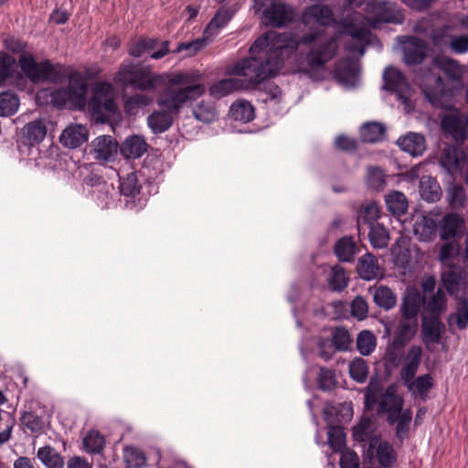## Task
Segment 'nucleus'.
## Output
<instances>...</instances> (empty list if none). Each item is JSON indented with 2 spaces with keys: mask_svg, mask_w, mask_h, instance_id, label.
Returning <instances> with one entry per match:
<instances>
[{
  "mask_svg": "<svg viewBox=\"0 0 468 468\" xmlns=\"http://www.w3.org/2000/svg\"><path fill=\"white\" fill-rule=\"evenodd\" d=\"M204 92L205 86L200 83L187 85L180 89H169L160 96L157 104L173 115H177L185 103L197 100Z\"/></svg>",
  "mask_w": 468,
  "mask_h": 468,
  "instance_id": "6",
  "label": "nucleus"
},
{
  "mask_svg": "<svg viewBox=\"0 0 468 468\" xmlns=\"http://www.w3.org/2000/svg\"><path fill=\"white\" fill-rule=\"evenodd\" d=\"M368 239L373 248L384 249L388 246L389 234L382 224H371L369 225Z\"/></svg>",
  "mask_w": 468,
  "mask_h": 468,
  "instance_id": "42",
  "label": "nucleus"
},
{
  "mask_svg": "<svg viewBox=\"0 0 468 468\" xmlns=\"http://www.w3.org/2000/svg\"><path fill=\"white\" fill-rule=\"evenodd\" d=\"M19 107V98L14 91L6 90L0 93V116L14 115Z\"/></svg>",
  "mask_w": 468,
  "mask_h": 468,
  "instance_id": "39",
  "label": "nucleus"
},
{
  "mask_svg": "<svg viewBox=\"0 0 468 468\" xmlns=\"http://www.w3.org/2000/svg\"><path fill=\"white\" fill-rule=\"evenodd\" d=\"M47 134V127L42 120H35L27 123L21 130V142L25 145L33 146L43 141Z\"/></svg>",
  "mask_w": 468,
  "mask_h": 468,
  "instance_id": "24",
  "label": "nucleus"
},
{
  "mask_svg": "<svg viewBox=\"0 0 468 468\" xmlns=\"http://www.w3.org/2000/svg\"><path fill=\"white\" fill-rule=\"evenodd\" d=\"M386 206L388 210L395 216H402L408 210V201L406 196L399 191H392L386 197Z\"/></svg>",
  "mask_w": 468,
  "mask_h": 468,
  "instance_id": "36",
  "label": "nucleus"
},
{
  "mask_svg": "<svg viewBox=\"0 0 468 468\" xmlns=\"http://www.w3.org/2000/svg\"><path fill=\"white\" fill-rule=\"evenodd\" d=\"M3 42L7 50L19 55L18 65L30 82L61 83L66 80L67 73L63 65L53 64L49 59L37 62L33 54L27 51V42L12 36L5 37Z\"/></svg>",
  "mask_w": 468,
  "mask_h": 468,
  "instance_id": "2",
  "label": "nucleus"
},
{
  "mask_svg": "<svg viewBox=\"0 0 468 468\" xmlns=\"http://www.w3.org/2000/svg\"><path fill=\"white\" fill-rule=\"evenodd\" d=\"M120 153L127 159L140 158L148 149V144L142 135L128 136L120 145Z\"/></svg>",
  "mask_w": 468,
  "mask_h": 468,
  "instance_id": "23",
  "label": "nucleus"
},
{
  "mask_svg": "<svg viewBox=\"0 0 468 468\" xmlns=\"http://www.w3.org/2000/svg\"><path fill=\"white\" fill-rule=\"evenodd\" d=\"M444 331L445 324L441 322V317L431 315L421 317V338L426 346L438 344Z\"/></svg>",
  "mask_w": 468,
  "mask_h": 468,
  "instance_id": "19",
  "label": "nucleus"
},
{
  "mask_svg": "<svg viewBox=\"0 0 468 468\" xmlns=\"http://www.w3.org/2000/svg\"><path fill=\"white\" fill-rule=\"evenodd\" d=\"M87 105L91 119L97 123H110L120 114L112 85L106 81L95 84Z\"/></svg>",
  "mask_w": 468,
  "mask_h": 468,
  "instance_id": "4",
  "label": "nucleus"
},
{
  "mask_svg": "<svg viewBox=\"0 0 468 468\" xmlns=\"http://www.w3.org/2000/svg\"><path fill=\"white\" fill-rule=\"evenodd\" d=\"M349 279L346 270L340 265H335L331 269V275L328 279L330 288L335 292H342L348 285Z\"/></svg>",
  "mask_w": 468,
  "mask_h": 468,
  "instance_id": "48",
  "label": "nucleus"
},
{
  "mask_svg": "<svg viewBox=\"0 0 468 468\" xmlns=\"http://www.w3.org/2000/svg\"><path fill=\"white\" fill-rule=\"evenodd\" d=\"M20 421L23 426L32 432H38L44 427L42 417L31 411H24L20 416Z\"/></svg>",
  "mask_w": 468,
  "mask_h": 468,
  "instance_id": "62",
  "label": "nucleus"
},
{
  "mask_svg": "<svg viewBox=\"0 0 468 468\" xmlns=\"http://www.w3.org/2000/svg\"><path fill=\"white\" fill-rule=\"evenodd\" d=\"M256 11H261V19L266 26L281 28L293 19V10L281 0H253Z\"/></svg>",
  "mask_w": 468,
  "mask_h": 468,
  "instance_id": "7",
  "label": "nucleus"
},
{
  "mask_svg": "<svg viewBox=\"0 0 468 468\" xmlns=\"http://www.w3.org/2000/svg\"><path fill=\"white\" fill-rule=\"evenodd\" d=\"M386 126L378 122H369L360 127V137L362 142L375 144L384 140Z\"/></svg>",
  "mask_w": 468,
  "mask_h": 468,
  "instance_id": "31",
  "label": "nucleus"
},
{
  "mask_svg": "<svg viewBox=\"0 0 468 468\" xmlns=\"http://www.w3.org/2000/svg\"><path fill=\"white\" fill-rule=\"evenodd\" d=\"M88 138L89 132L84 125L71 123L61 133L59 142L67 148L76 149L86 143Z\"/></svg>",
  "mask_w": 468,
  "mask_h": 468,
  "instance_id": "20",
  "label": "nucleus"
},
{
  "mask_svg": "<svg viewBox=\"0 0 468 468\" xmlns=\"http://www.w3.org/2000/svg\"><path fill=\"white\" fill-rule=\"evenodd\" d=\"M169 41L160 42L158 38L140 37L128 44V54L133 58H141L145 53H151L153 59H160L170 53Z\"/></svg>",
  "mask_w": 468,
  "mask_h": 468,
  "instance_id": "8",
  "label": "nucleus"
},
{
  "mask_svg": "<svg viewBox=\"0 0 468 468\" xmlns=\"http://www.w3.org/2000/svg\"><path fill=\"white\" fill-rule=\"evenodd\" d=\"M405 20L402 12L396 8L395 5L389 2H382L378 5L373 11L370 19L372 27H379L381 24L401 25Z\"/></svg>",
  "mask_w": 468,
  "mask_h": 468,
  "instance_id": "13",
  "label": "nucleus"
},
{
  "mask_svg": "<svg viewBox=\"0 0 468 468\" xmlns=\"http://www.w3.org/2000/svg\"><path fill=\"white\" fill-rule=\"evenodd\" d=\"M193 116L199 122L210 123L217 119L218 112L215 106L209 102L201 101L192 110Z\"/></svg>",
  "mask_w": 468,
  "mask_h": 468,
  "instance_id": "43",
  "label": "nucleus"
},
{
  "mask_svg": "<svg viewBox=\"0 0 468 468\" xmlns=\"http://www.w3.org/2000/svg\"><path fill=\"white\" fill-rule=\"evenodd\" d=\"M114 84L122 90L151 91L162 85L164 79L149 66L123 61L113 76Z\"/></svg>",
  "mask_w": 468,
  "mask_h": 468,
  "instance_id": "3",
  "label": "nucleus"
},
{
  "mask_svg": "<svg viewBox=\"0 0 468 468\" xmlns=\"http://www.w3.org/2000/svg\"><path fill=\"white\" fill-rule=\"evenodd\" d=\"M383 89L390 93H396L399 98H402L401 87L405 84L404 75L398 69L388 66L383 72Z\"/></svg>",
  "mask_w": 468,
  "mask_h": 468,
  "instance_id": "29",
  "label": "nucleus"
},
{
  "mask_svg": "<svg viewBox=\"0 0 468 468\" xmlns=\"http://www.w3.org/2000/svg\"><path fill=\"white\" fill-rule=\"evenodd\" d=\"M377 339L369 330L361 331L356 338V348L362 356H369L376 348Z\"/></svg>",
  "mask_w": 468,
  "mask_h": 468,
  "instance_id": "49",
  "label": "nucleus"
},
{
  "mask_svg": "<svg viewBox=\"0 0 468 468\" xmlns=\"http://www.w3.org/2000/svg\"><path fill=\"white\" fill-rule=\"evenodd\" d=\"M422 348L420 346H411L405 356L404 365L400 370V378L410 391L413 390V378L421 362Z\"/></svg>",
  "mask_w": 468,
  "mask_h": 468,
  "instance_id": "14",
  "label": "nucleus"
},
{
  "mask_svg": "<svg viewBox=\"0 0 468 468\" xmlns=\"http://www.w3.org/2000/svg\"><path fill=\"white\" fill-rule=\"evenodd\" d=\"M318 388L324 392H330L337 387V380L334 369L321 367L317 376Z\"/></svg>",
  "mask_w": 468,
  "mask_h": 468,
  "instance_id": "51",
  "label": "nucleus"
},
{
  "mask_svg": "<svg viewBox=\"0 0 468 468\" xmlns=\"http://www.w3.org/2000/svg\"><path fill=\"white\" fill-rule=\"evenodd\" d=\"M207 45V39L205 37H198L188 42H180L172 53H180L186 51V56H195L197 52L201 51Z\"/></svg>",
  "mask_w": 468,
  "mask_h": 468,
  "instance_id": "58",
  "label": "nucleus"
},
{
  "mask_svg": "<svg viewBox=\"0 0 468 468\" xmlns=\"http://www.w3.org/2000/svg\"><path fill=\"white\" fill-rule=\"evenodd\" d=\"M379 266L377 258L367 252L358 259L356 272L364 281H371L378 277Z\"/></svg>",
  "mask_w": 468,
  "mask_h": 468,
  "instance_id": "30",
  "label": "nucleus"
},
{
  "mask_svg": "<svg viewBox=\"0 0 468 468\" xmlns=\"http://www.w3.org/2000/svg\"><path fill=\"white\" fill-rule=\"evenodd\" d=\"M441 128L454 141L463 143L468 138V117L453 108L441 117Z\"/></svg>",
  "mask_w": 468,
  "mask_h": 468,
  "instance_id": "10",
  "label": "nucleus"
},
{
  "mask_svg": "<svg viewBox=\"0 0 468 468\" xmlns=\"http://www.w3.org/2000/svg\"><path fill=\"white\" fill-rule=\"evenodd\" d=\"M336 48L333 39H328L318 46H314L305 55L307 68L301 71L314 80L324 79L325 64L334 58Z\"/></svg>",
  "mask_w": 468,
  "mask_h": 468,
  "instance_id": "5",
  "label": "nucleus"
},
{
  "mask_svg": "<svg viewBox=\"0 0 468 468\" xmlns=\"http://www.w3.org/2000/svg\"><path fill=\"white\" fill-rule=\"evenodd\" d=\"M386 177L384 170L379 166H370L367 171V186L372 190L382 191L387 185Z\"/></svg>",
  "mask_w": 468,
  "mask_h": 468,
  "instance_id": "44",
  "label": "nucleus"
},
{
  "mask_svg": "<svg viewBox=\"0 0 468 468\" xmlns=\"http://www.w3.org/2000/svg\"><path fill=\"white\" fill-rule=\"evenodd\" d=\"M142 186L138 182L135 173H129L126 177L120 179V193L128 197H134L140 194Z\"/></svg>",
  "mask_w": 468,
  "mask_h": 468,
  "instance_id": "46",
  "label": "nucleus"
},
{
  "mask_svg": "<svg viewBox=\"0 0 468 468\" xmlns=\"http://www.w3.org/2000/svg\"><path fill=\"white\" fill-rule=\"evenodd\" d=\"M433 388V378L431 374H424L416 378L413 381V389L418 395L426 400L430 390Z\"/></svg>",
  "mask_w": 468,
  "mask_h": 468,
  "instance_id": "61",
  "label": "nucleus"
},
{
  "mask_svg": "<svg viewBox=\"0 0 468 468\" xmlns=\"http://www.w3.org/2000/svg\"><path fill=\"white\" fill-rule=\"evenodd\" d=\"M173 122V114L165 108L154 111L147 117V124L154 134L165 133L172 126Z\"/></svg>",
  "mask_w": 468,
  "mask_h": 468,
  "instance_id": "28",
  "label": "nucleus"
},
{
  "mask_svg": "<svg viewBox=\"0 0 468 468\" xmlns=\"http://www.w3.org/2000/svg\"><path fill=\"white\" fill-rule=\"evenodd\" d=\"M393 261L399 268L406 269L411 261L410 250L406 246V241L399 238L391 248Z\"/></svg>",
  "mask_w": 468,
  "mask_h": 468,
  "instance_id": "35",
  "label": "nucleus"
},
{
  "mask_svg": "<svg viewBox=\"0 0 468 468\" xmlns=\"http://www.w3.org/2000/svg\"><path fill=\"white\" fill-rule=\"evenodd\" d=\"M437 229L441 239L459 241L465 235L466 224L463 216L452 212L440 219Z\"/></svg>",
  "mask_w": 468,
  "mask_h": 468,
  "instance_id": "9",
  "label": "nucleus"
},
{
  "mask_svg": "<svg viewBox=\"0 0 468 468\" xmlns=\"http://www.w3.org/2000/svg\"><path fill=\"white\" fill-rule=\"evenodd\" d=\"M234 13L235 11L230 8H219L208 23L205 32L210 28L219 29L223 27L227 23L230 21L234 16Z\"/></svg>",
  "mask_w": 468,
  "mask_h": 468,
  "instance_id": "59",
  "label": "nucleus"
},
{
  "mask_svg": "<svg viewBox=\"0 0 468 468\" xmlns=\"http://www.w3.org/2000/svg\"><path fill=\"white\" fill-rule=\"evenodd\" d=\"M425 296L417 288L408 287L404 292L399 309L402 319L417 321L420 306L425 303Z\"/></svg>",
  "mask_w": 468,
  "mask_h": 468,
  "instance_id": "16",
  "label": "nucleus"
},
{
  "mask_svg": "<svg viewBox=\"0 0 468 468\" xmlns=\"http://www.w3.org/2000/svg\"><path fill=\"white\" fill-rule=\"evenodd\" d=\"M84 450L88 453H101L105 446L104 437L98 431H90L82 440Z\"/></svg>",
  "mask_w": 468,
  "mask_h": 468,
  "instance_id": "47",
  "label": "nucleus"
},
{
  "mask_svg": "<svg viewBox=\"0 0 468 468\" xmlns=\"http://www.w3.org/2000/svg\"><path fill=\"white\" fill-rule=\"evenodd\" d=\"M417 331V321L400 320L395 330L392 345L395 348H403L415 336Z\"/></svg>",
  "mask_w": 468,
  "mask_h": 468,
  "instance_id": "26",
  "label": "nucleus"
},
{
  "mask_svg": "<svg viewBox=\"0 0 468 468\" xmlns=\"http://www.w3.org/2000/svg\"><path fill=\"white\" fill-rule=\"evenodd\" d=\"M379 207L376 202H370L366 206H362L358 211L357 224L360 222L371 225L376 224V220L379 218Z\"/></svg>",
  "mask_w": 468,
  "mask_h": 468,
  "instance_id": "55",
  "label": "nucleus"
},
{
  "mask_svg": "<svg viewBox=\"0 0 468 468\" xmlns=\"http://www.w3.org/2000/svg\"><path fill=\"white\" fill-rule=\"evenodd\" d=\"M90 147L96 160L112 162L118 154L120 146L117 140L112 136L101 135L91 142Z\"/></svg>",
  "mask_w": 468,
  "mask_h": 468,
  "instance_id": "15",
  "label": "nucleus"
},
{
  "mask_svg": "<svg viewBox=\"0 0 468 468\" xmlns=\"http://www.w3.org/2000/svg\"><path fill=\"white\" fill-rule=\"evenodd\" d=\"M441 282L451 297L460 299L462 294L466 295L468 282L465 271L460 268L452 266L441 273Z\"/></svg>",
  "mask_w": 468,
  "mask_h": 468,
  "instance_id": "11",
  "label": "nucleus"
},
{
  "mask_svg": "<svg viewBox=\"0 0 468 468\" xmlns=\"http://www.w3.org/2000/svg\"><path fill=\"white\" fill-rule=\"evenodd\" d=\"M452 27L443 26L432 30L431 39L432 44L438 48H449L452 39Z\"/></svg>",
  "mask_w": 468,
  "mask_h": 468,
  "instance_id": "52",
  "label": "nucleus"
},
{
  "mask_svg": "<svg viewBox=\"0 0 468 468\" xmlns=\"http://www.w3.org/2000/svg\"><path fill=\"white\" fill-rule=\"evenodd\" d=\"M327 436L328 444L333 452H336L345 451L344 448L346 447V433L342 426L328 425Z\"/></svg>",
  "mask_w": 468,
  "mask_h": 468,
  "instance_id": "45",
  "label": "nucleus"
},
{
  "mask_svg": "<svg viewBox=\"0 0 468 468\" xmlns=\"http://www.w3.org/2000/svg\"><path fill=\"white\" fill-rule=\"evenodd\" d=\"M352 437L358 442L369 441V450L373 449L380 440V436L375 434L374 424L370 417H362L359 423L353 428Z\"/></svg>",
  "mask_w": 468,
  "mask_h": 468,
  "instance_id": "22",
  "label": "nucleus"
},
{
  "mask_svg": "<svg viewBox=\"0 0 468 468\" xmlns=\"http://www.w3.org/2000/svg\"><path fill=\"white\" fill-rule=\"evenodd\" d=\"M434 62L446 73L450 79L458 80L460 78V69L456 60L449 58H434Z\"/></svg>",
  "mask_w": 468,
  "mask_h": 468,
  "instance_id": "64",
  "label": "nucleus"
},
{
  "mask_svg": "<svg viewBox=\"0 0 468 468\" xmlns=\"http://www.w3.org/2000/svg\"><path fill=\"white\" fill-rule=\"evenodd\" d=\"M230 113L234 120L249 122L255 118V111L252 104L245 100L232 103Z\"/></svg>",
  "mask_w": 468,
  "mask_h": 468,
  "instance_id": "38",
  "label": "nucleus"
},
{
  "mask_svg": "<svg viewBox=\"0 0 468 468\" xmlns=\"http://www.w3.org/2000/svg\"><path fill=\"white\" fill-rule=\"evenodd\" d=\"M349 376L357 383H363L368 375V367L367 362L361 358H355L349 364Z\"/></svg>",
  "mask_w": 468,
  "mask_h": 468,
  "instance_id": "54",
  "label": "nucleus"
},
{
  "mask_svg": "<svg viewBox=\"0 0 468 468\" xmlns=\"http://www.w3.org/2000/svg\"><path fill=\"white\" fill-rule=\"evenodd\" d=\"M423 305L430 315L441 317L447 309V297L444 291L439 288Z\"/></svg>",
  "mask_w": 468,
  "mask_h": 468,
  "instance_id": "37",
  "label": "nucleus"
},
{
  "mask_svg": "<svg viewBox=\"0 0 468 468\" xmlns=\"http://www.w3.org/2000/svg\"><path fill=\"white\" fill-rule=\"evenodd\" d=\"M360 66L358 61L347 57L339 59L335 65V78L346 87H355L358 81Z\"/></svg>",
  "mask_w": 468,
  "mask_h": 468,
  "instance_id": "17",
  "label": "nucleus"
},
{
  "mask_svg": "<svg viewBox=\"0 0 468 468\" xmlns=\"http://www.w3.org/2000/svg\"><path fill=\"white\" fill-rule=\"evenodd\" d=\"M435 222L432 218L423 217L420 222H418L414 226L415 234L420 235L421 240H430L435 231Z\"/></svg>",
  "mask_w": 468,
  "mask_h": 468,
  "instance_id": "63",
  "label": "nucleus"
},
{
  "mask_svg": "<svg viewBox=\"0 0 468 468\" xmlns=\"http://www.w3.org/2000/svg\"><path fill=\"white\" fill-rule=\"evenodd\" d=\"M359 252L352 236H343L334 245V253L340 262H353Z\"/></svg>",
  "mask_w": 468,
  "mask_h": 468,
  "instance_id": "25",
  "label": "nucleus"
},
{
  "mask_svg": "<svg viewBox=\"0 0 468 468\" xmlns=\"http://www.w3.org/2000/svg\"><path fill=\"white\" fill-rule=\"evenodd\" d=\"M269 35L255 40L250 48L251 56L244 58L226 70L227 75L241 76L244 79H223L209 88L212 97L220 99L233 91L255 89L265 80L276 76L284 64L286 46L267 48Z\"/></svg>",
  "mask_w": 468,
  "mask_h": 468,
  "instance_id": "1",
  "label": "nucleus"
},
{
  "mask_svg": "<svg viewBox=\"0 0 468 468\" xmlns=\"http://www.w3.org/2000/svg\"><path fill=\"white\" fill-rule=\"evenodd\" d=\"M455 318V324L460 330H464L468 326V298L462 294L460 299H456V311L448 317L451 323L452 318Z\"/></svg>",
  "mask_w": 468,
  "mask_h": 468,
  "instance_id": "41",
  "label": "nucleus"
},
{
  "mask_svg": "<svg viewBox=\"0 0 468 468\" xmlns=\"http://www.w3.org/2000/svg\"><path fill=\"white\" fill-rule=\"evenodd\" d=\"M377 459L380 468H390L396 463L397 453L388 441H379L377 447Z\"/></svg>",
  "mask_w": 468,
  "mask_h": 468,
  "instance_id": "40",
  "label": "nucleus"
},
{
  "mask_svg": "<svg viewBox=\"0 0 468 468\" xmlns=\"http://www.w3.org/2000/svg\"><path fill=\"white\" fill-rule=\"evenodd\" d=\"M37 457L47 468H63L64 458L50 445H45L37 450Z\"/></svg>",
  "mask_w": 468,
  "mask_h": 468,
  "instance_id": "33",
  "label": "nucleus"
},
{
  "mask_svg": "<svg viewBox=\"0 0 468 468\" xmlns=\"http://www.w3.org/2000/svg\"><path fill=\"white\" fill-rule=\"evenodd\" d=\"M150 99L147 95L137 93L128 97L123 103V110L127 115H135L138 111L149 105Z\"/></svg>",
  "mask_w": 468,
  "mask_h": 468,
  "instance_id": "53",
  "label": "nucleus"
},
{
  "mask_svg": "<svg viewBox=\"0 0 468 468\" xmlns=\"http://www.w3.org/2000/svg\"><path fill=\"white\" fill-rule=\"evenodd\" d=\"M420 193L427 202L438 201L441 196V190L437 180L431 176H423L420 181Z\"/></svg>",
  "mask_w": 468,
  "mask_h": 468,
  "instance_id": "32",
  "label": "nucleus"
},
{
  "mask_svg": "<svg viewBox=\"0 0 468 468\" xmlns=\"http://www.w3.org/2000/svg\"><path fill=\"white\" fill-rule=\"evenodd\" d=\"M344 34L351 37L353 39H356L359 42L366 41L367 43V38L370 35L369 29L364 27H358L356 24H354L352 21H346L345 20L342 24Z\"/></svg>",
  "mask_w": 468,
  "mask_h": 468,
  "instance_id": "57",
  "label": "nucleus"
},
{
  "mask_svg": "<svg viewBox=\"0 0 468 468\" xmlns=\"http://www.w3.org/2000/svg\"><path fill=\"white\" fill-rule=\"evenodd\" d=\"M373 301L378 307L388 311L396 305L397 296L390 288L380 285L373 292Z\"/></svg>",
  "mask_w": 468,
  "mask_h": 468,
  "instance_id": "34",
  "label": "nucleus"
},
{
  "mask_svg": "<svg viewBox=\"0 0 468 468\" xmlns=\"http://www.w3.org/2000/svg\"><path fill=\"white\" fill-rule=\"evenodd\" d=\"M330 340L337 351H346L351 344L349 332L344 326L335 327Z\"/></svg>",
  "mask_w": 468,
  "mask_h": 468,
  "instance_id": "56",
  "label": "nucleus"
},
{
  "mask_svg": "<svg viewBox=\"0 0 468 468\" xmlns=\"http://www.w3.org/2000/svg\"><path fill=\"white\" fill-rule=\"evenodd\" d=\"M324 420L328 425H340L353 418L352 402H342L336 405L326 403L324 409Z\"/></svg>",
  "mask_w": 468,
  "mask_h": 468,
  "instance_id": "18",
  "label": "nucleus"
},
{
  "mask_svg": "<svg viewBox=\"0 0 468 468\" xmlns=\"http://www.w3.org/2000/svg\"><path fill=\"white\" fill-rule=\"evenodd\" d=\"M65 89L69 92V109H84L87 104L88 84L80 72L75 71L69 76V84Z\"/></svg>",
  "mask_w": 468,
  "mask_h": 468,
  "instance_id": "12",
  "label": "nucleus"
},
{
  "mask_svg": "<svg viewBox=\"0 0 468 468\" xmlns=\"http://www.w3.org/2000/svg\"><path fill=\"white\" fill-rule=\"evenodd\" d=\"M307 14L322 26H329L335 20L334 14L327 5H314L309 7Z\"/></svg>",
  "mask_w": 468,
  "mask_h": 468,
  "instance_id": "50",
  "label": "nucleus"
},
{
  "mask_svg": "<svg viewBox=\"0 0 468 468\" xmlns=\"http://www.w3.org/2000/svg\"><path fill=\"white\" fill-rule=\"evenodd\" d=\"M427 45L417 37H410L408 44L403 48L404 61L407 65H420L427 57Z\"/></svg>",
  "mask_w": 468,
  "mask_h": 468,
  "instance_id": "21",
  "label": "nucleus"
},
{
  "mask_svg": "<svg viewBox=\"0 0 468 468\" xmlns=\"http://www.w3.org/2000/svg\"><path fill=\"white\" fill-rule=\"evenodd\" d=\"M401 349L395 348L392 343L388 346L384 356V367L388 375H390L391 371L399 366L401 361L399 351Z\"/></svg>",
  "mask_w": 468,
  "mask_h": 468,
  "instance_id": "60",
  "label": "nucleus"
},
{
  "mask_svg": "<svg viewBox=\"0 0 468 468\" xmlns=\"http://www.w3.org/2000/svg\"><path fill=\"white\" fill-rule=\"evenodd\" d=\"M399 148L412 156L421 155L425 149V138L423 135L415 133H409L397 141Z\"/></svg>",
  "mask_w": 468,
  "mask_h": 468,
  "instance_id": "27",
  "label": "nucleus"
}]
</instances>
